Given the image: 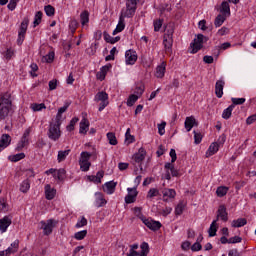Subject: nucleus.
I'll list each match as a JSON object with an SVG mask.
<instances>
[{
    "label": "nucleus",
    "mask_w": 256,
    "mask_h": 256,
    "mask_svg": "<svg viewBox=\"0 0 256 256\" xmlns=\"http://www.w3.org/2000/svg\"><path fill=\"white\" fill-rule=\"evenodd\" d=\"M29 189H31V183H29V180H24L20 185L21 193H27Z\"/></svg>",
    "instance_id": "49530a36"
},
{
    "label": "nucleus",
    "mask_w": 256,
    "mask_h": 256,
    "mask_svg": "<svg viewBox=\"0 0 256 256\" xmlns=\"http://www.w3.org/2000/svg\"><path fill=\"white\" fill-rule=\"evenodd\" d=\"M163 45H164V48L166 49V51H171V49L173 47V39L172 38H170V39L164 38Z\"/></svg>",
    "instance_id": "864d4df0"
},
{
    "label": "nucleus",
    "mask_w": 256,
    "mask_h": 256,
    "mask_svg": "<svg viewBox=\"0 0 256 256\" xmlns=\"http://www.w3.org/2000/svg\"><path fill=\"white\" fill-rule=\"evenodd\" d=\"M87 131H89V120H87V118H83L80 122L79 133L85 134Z\"/></svg>",
    "instance_id": "a878e982"
},
{
    "label": "nucleus",
    "mask_w": 256,
    "mask_h": 256,
    "mask_svg": "<svg viewBox=\"0 0 256 256\" xmlns=\"http://www.w3.org/2000/svg\"><path fill=\"white\" fill-rule=\"evenodd\" d=\"M69 153H71V149L58 151V156H57L58 163H63V161L67 159Z\"/></svg>",
    "instance_id": "393cba45"
},
{
    "label": "nucleus",
    "mask_w": 256,
    "mask_h": 256,
    "mask_svg": "<svg viewBox=\"0 0 256 256\" xmlns=\"http://www.w3.org/2000/svg\"><path fill=\"white\" fill-rule=\"evenodd\" d=\"M219 219L224 222L229 221V213H227V207L225 205H220L218 208L216 221H219Z\"/></svg>",
    "instance_id": "9d476101"
},
{
    "label": "nucleus",
    "mask_w": 256,
    "mask_h": 256,
    "mask_svg": "<svg viewBox=\"0 0 256 256\" xmlns=\"http://www.w3.org/2000/svg\"><path fill=\"white\" fill-rule=\"evenodd\" d=\"M106 137H107L110 145H117L118 141H117V136H115V133L108 132L106 134Z\"/></svg>",
    "instance_id": "37998d69"
},
{
    "label": "nucleus",
    "mask_w": 256,
    "mask_h": 256,
    "mask_svg": "<svg viewBox=\"0 0 256 256\" xmlns=\"http://www.w3.org/2000/svg\"><path fill=\"white\" fill-rule=\"evenodd\" d=\"M48 137L51 141H59L61 138V121L51 123L48 130Z\"/></svg>",
    "instance_id": "f03ea898"
},
{
    "label": "nucleus",
    "mask_w": 256,
    "mask_h": 256,
    "mask_svg": "<svg viewBox=\"0 0 256 256\" xmlns=\"http://www.w3.org/2000/svg\"><path fill=\"white\" fill-rule=\"evenodd\" d=\"M221 13H223V15H231V6H229V2L227 1H223L221 4Z\"/></svg>",
    "instance_id": "7c9ffc66"
},
{
    "label": "nucleus",
    "mask_w": 256,
    "mask_h": 256,
    "mask_svg": "<svg viewBox=\"0 0 256 256\" xmlns=\"http://www.w3.org/2000/svg\"><path fill=\"white\" fill-rule=\"evenodd\" d=\"M113 68V65L111 63H108L100 68V71L97 72L96 77L99 81H105V77H107V73L111 71Z\"/></svg>",
    "instance_id": "1a4fd4ad"
},
{
    "label": "nucleus",
    "mask_w": 256,
    "mask_h": 256,
    "mask_svg": "<svg viewBox=\"0 0 256 256\" xmlns=\"http://www.w3.org/2000/svg\"><path fill=\"white\" fill-rule=\"evenodd\" d=\"M13 55H15V51L11 48H8L6 50V52L4 53V57L5 59H7L9 61V59H11L13 57Z\"/></svg>",
    "instance_id": "338daca9"
},
{
    "label": "nucleus",
    "mask_w": 256,
    "mask_h": 256,
    "mask_svg": "<svg viewBox=\"0 0 256 256\" xmlns=\"http://www.w3.org/2000/svg\"><path fill=\"white\" fill-rule=\"evenodd\" d=\"M77 123H79V117L72 118L69 125L66 127L67 131H75V125H77Z\"/></svg>",
    "instance_id": "a18cd8bd"
},
{
    "label": "nucleus",
    "mask_w": 256,
    "mask_h": 256,
    "mask_svg": "<svg viewBox=\"0 0 256 256\" xmlns=\"http://www.w3.org/2000/svg\"><path fill=\"white\" fill-rule=\"evenodd\" d=\"M141 221L150 229L151 231H159L161 229L162 224L159 221H155L151 218H145V216L140 217Z\"/></svg>",
    "instance_id": "0eeeda50"
},
{
    "label": "nucleus",
    "mask_w": 256,
    "mask_h": 256,
    "mask_svg": "<svg viewBox=\"0 0 256 256\" xmlns=\"http://www.w3.org/2000/svg\"><path fill=\"white\" fill-rule=\"evenodd\" d=\"M31 107H32L33 111H43V109L47 108L45 106V103H40V104L34 103V104H32Z\"/></svg>",
    "instance_id": "13d9d810"
},
{
    "label": "nucleus",
    "mask_w": 256,
    "mask_h": 256,
    "mask_svg": "<svg viewBox=\"0 0 256 256\" xmlns=\"http://www.w3.org/2000/svg\"><path fill=\"white\" fill-rule=\"evenodd\" d=\"M247 225V219L245 218H238L237 220L232 221V227L239 228L245 227Z\"/></svg>",
    "instance_id": "2f4dec72"
},
{
    "label": "nucleus",
    "mask_w": 256,
    "mask_h": 256,
    "mask_svg": "<svg viewBox=\"0 0 256 256\" xmlns=\"http://www.w3.org/2000/svg\"><path fill=\"white\" fill-rule=\"evenodd\" d=\"M163 199L164 201H167V199H175V195H177V192H175V189H164L162 191Z\"/></svg>",
    "instance_id": "4be33fe9"
},
{
    "label": "nucleus",
    "mask_w": 256,
    "mask_h": 256,
    "mask_svg": "<svg viewBox=\"0 0 256 256\" xmlns=\"http://www.w3.org/2000/svg\"><path fill=\"white\" fill-rule=\"evenodd\" d=\"M80 22L82 27H86V25H89V12L88 11H83L80 14Z\"/></svg>",
    "instance_id": "c85d7f7f"
},
{
    "label": "nucleus",
    "mask_w": 256,
    "mask_h": 256,
    "mask_svg": "<svg viewBox=\"0 0 256 256\" xmlns=\"http://www.w3.org/2000/svg\"><path fill=\"white\" fill-rule=\"evenodd\" d=\"M166 71H167V62L163 61L160 65L156 67L155 77H157V79H163V77H165Z\"/></svg>",
    "instance_id": "dca6fc26"
},
{
    "label": "nucleus",
    "mask_w": 256,
    "mask_h": 256,
    "mask_svg": "<svg viewBox=\"0 0 256 256\" xmlns=\"http://www.w3.org/2000/svg\"><path fill=\"white\" fill-rule=\"evenodd\" d=\"M140 249H141V253H140L139 256H147V255H149V243L143 242L140 245Z\"/></svg>",
    "instance_id": "79ce46f5"
},
{
    "label": "nucleus",
    "mask_w": 256,
    "mask_h": 256,
    "mask_svg": "<svg viewBox=\"0 0 256 256\" xmlns=\"http://www.w3.org/2000/svg\"><path fill=\"white\" fill-rule=\"evenodd\" d=\"M153 197H161V192L157 188H151L148 191L147 199H153Z\"/></svg>",
    "instance_id": "ea45409f"
},
{
    "label": "nucleus",
    "mask_w": 256,
    "mask_h": 256,
    "mask_svg": "<svg viewBox=\"0 0 256 256\" xmlns=\"http://www.w3.org/2000/svg\"><path fill=\"white\" fill-rule=\"evenodd\" d=\"M85 237H87V230H82L74 234V239H76V241H83Z\"/></svg>",
    "instance_id": "8fccbe9b"
},
{
    "label": "nucleus",
    "mask_w": 256,
    "mask_h": 256,
    "mask_svg": "<svg viewBox=\"0 0 256 256\" xmlns=\"http://www.w3.org/2000/svg\"><path fill=\"white\" fill-rule=\"evenodd\" d=\"M137 51L129 49L125 52V63L126 65H135L137 63Z\"/></svg>",
    "instance_id": "6e6552de"
},
{
    "label": "nucleus",
    "mask_w": 256,
    "mask_h": 256,
    "mask_svg": "<svg viewBox=\"0 0 256 256\" xmlns=\"http://www.w3.org/2000/svg\"><path fill=\"white\" fill-rule=\"evenodd\" d=\"M134 93L135 95H137V97H141V95L145 93V84L144 83L137 84L135 87Z\"/></svg>",
    "instance_id": "72a5a7b5"
},
{
    "label": "nucleus",
    "mask_w": 256,
    "mask_h": 256,
    "mask_svg": "<svg viewBox=\"0 0 256 256\" xmlns=\"http://www.w3.org/2000/svg\"><path fill=\"white\" fill-rule=\"evenodd\" d=\"M229 192V187L226 186H220L216 190L217 197H225L227 193Z\"/></svg>",
    "instance_id": "f704fd0d"
},
{
    "label": "nucleus",
    "mask_w": 256,
    "mask_h": 256,
    "mask_svg": "<svg viewBox=\"0 0 256 256\" xmlns=\"http://www.w3.org/2000/svg\"><path fill=\"white\" fill-rule=\"evenodd\" d=\"M191 47V51L190 53H192V55H195V53L201 51V49H203V45L198 43L197 40H194L193 43L190 44Z\"/></svg>",
    "instance_id": "c756f323"
},
{
    "label": "nucleus",
    "mask_w": 256,
    "mask_h": 256,
    "mask_svg": "<svg viewBox=\"0 0 256 256\" xmlns=\"http://www.w3.org/2000/svg\"><path fill=\"white\" fill-rule=\"evenodd\" d=\"M44 11L48 17H53V15H55V8L51 5L45 6Z\"/></svg>",
    "instance_id": "6e6d98bb"
},
{
    "label": "nucleus",
    "mask_w": 256,
    "mask_h": 256,
    "mask_svg": "<svg viewBox=\"0 0 256 256\" xmlns=\"http://www.w3.org/2000/svg\"><path fill=\"white\" fill-rule=\"evenodd\" d=\"M11 145V135L2 134L0 137V153Z\"/></svg>",
    "instance_id": "f8f14e48"
},
{
    "label": "nucleus",
    "mask_w": 256,
    "mask_h": 256,
    "mask_svg": "<svg viewBox=\"0 0 256 256\" xmlns=\"http://www.w3.org/2000/svg\"><path fill=\"white\" fill-rule=\"evenodd\" d=\"M11 223H13V220L9 216H4L0 219V232L1 233H7V229L11 227Z\"/></svg>",
    "instance_id": "9b49d317"
},
{
    "label": "nucleus",
    "mask_w": 256,
    "mask_h": 256,
    "mask_svg": "<svg viewBox=\"0 0 256 256\" xmlns=\"http://www.w3.org/2000/svg\"><path fill=\"white\" fill-rule=\"evenodd\" d=\"M69 103H65L64 106L60 107L58 109V113L56 115V121H61V117L63 115V113H65V111H67V109H69Z\"/></svg>",
    "instance_id": "58836bf2"
},
{
    "label": "nucleus",
    "mask_w": 256,
    "mask_h": 256,
    "mask_svg": "<svg viewBox=\"0 0 256 256\" xmlns=\"http://www.w3.org/2000/svg\"><path fill=\"white\" fill-rule=\"evenodd\" d=\"M103 35H104V41H106V43H110L111 45H115V43H118V41H121V36L112 37L107 32H104Z\"/></svg>",
    "instance_id": "5701e85b"
},
{
    "label": "nucleus",
    "mask_w": 256,
    "mask_h": 256,
    "mask_svg": "<svg viewBox=\"0 0 256 256\" xmlns=\"http://www.w3.org/2000/svg\"><path fill=\"white\" fill-rule=\"evenodd\" d=\"M9 161H12V163H17L21 161L22 159H25V153L21 152L15 155H11L8 157Z\"/></svg>",
    "instance_id": "473e14b6"
},
{
    "label": "nucleus",
    "mask_w": 256,
    "mask_h": 256,
    "mask_svg": "<svg viewBox=\"0 0 256 256\" xmlns=\"http://www.w3.org/2000/svg\"><path fill=\"white\" fill-rule=\"evenodd\" d=\"M223 89H225V80H217L215 84V95L216 97H218V99H221V97H223Z\"/></svg>",
    "instance_id": "2eb2a0df"
},
{
    "label": "nucleus",
    "mask_w": 256,
    "mask_h": 256,
    "mask_svg": "<svg viewBox=\"0 0 256 256\" xmlns=\"http://www.w3.org/2000/svg\"><path fill=\"white\" fill-rule=\"evenodd\" d=\"M67 171H65L64 168H60L59 170H56V177L55 179H58V181H63L65 179Z\"/></svg>",
    "instance_id": "3c124183"
},
{
    "label": "nucleus",
    "mask_w": 256,
    "mask_h": 256,
    "mask_svg": "<svg viewBox=\"0 0 256 256\" xmlns=\"http://www.w3.org/2000/svg\"><path fill=\"white\" fill-rule=\"evenodd\" d=\"M145 155H147L145 148H140L138 152L133 155L132 159L135 161V163H143L145 160Z\"/></svg>",
    "instance_id": "f3484780"
},
{
    "label": "nucleus",
    "mask_w": 256,
    "mask_h": 256,
    "mask_svg": "<svg viewBox=\"0 0 256 256\" xmlns=\"http://www.w3.org/2000/svg\"><path fill=\"white\" fill-rule=\"evenodd\" d=\"M81 171L87 172L91 168V162H79Z\"/></svg>",
    "instance_id": "bf43d9fd"
},
{
    "label": "nucleus",
    "mask_w": 256,
    "mask_h": 256,
    "mask_svg": "<svg viewBox=\"0 0 256 256\" xmlns=\"http://www.w3.org/2000/svg\"><path fill=\"white\" fill-rule=\"evenodd\" d=\"M235 109V105H230L228 108L223 110L222 119H231V115H233V110Z\"/></svg>",
    "instance_id": "cd10ccee"
},
{
    "label": "nucleus",
    "mask_w": 256,
    "mask_h": 256,
    "mask_svg": "<svg viewBox=\"0 0 256 256\" xmlns=\"http://www.w3.org/2000/svg\"><path fill=\"white\" fill-rule=\"evenodd\" d=\"M194 133V143L195 145H199L201 143V141H203V135L201 134V132H197V131H193Z\"/></svg>",
    "instance_id": "5fc2aeb1"
},
{
    "label": "nucleus",
    "mask_w": 256,
    "mask_h": 256,
    "mask_svg": "<svg viewBox=\"0 0 256 256\" xmlns=\"http://www.w3.org/2000/svg\"><path fill=\"white\" fill-rule=\"evenodd\" d=\"M225 16L219 14L214 21V25L215 27H221V25H223V23H225Z\"/></svg>",
    "instance_id": "603ef678"
},
{
    "label": "nucleus",
    "mask_w": 256,
    "mask_h": 256,
    "mask_svg": "<svg viewBox=\"0 0 256 256\" xmlns=\"http://www.w3.org/2000/svg\"><path fill=\"white\" fill-rule=\"evenodd\" d=\"M85 225H87V219L83 216V217L81 218V220H79V221L76 223L75 227H76V229H81V227H85Z\"/></svg>",
    "instance_id": "680f3d73"
},
{
    "label": "nucleus",
    "mask_w": 256,
    "mask_h": 256,
    "mask_svg": "<svg viewBox=\"0 0 256 256\" xmlns=\"http://www.w3.org/2000/svg\"><path fill=\"white\" fill-rule=\"evenodd\" d=\"M95 207H105L107 205V200H105V196L101 192L95 193V201H94Z\"/></svg>",
    "instance_id": "4468645a"
},
{
    "label": "nucleus",
    "mask_w": 256,
    "mask_h": 256,
    "mask_svg": "<svg viewBox=\"0 0 256 256\" xmlns=\"http://www.w3.org/2000/svg\"><path fill=\"white\" fill-rule=\"evenodd\" d=\"M29 135H31V128H28L24 131L20 141H18L15 151L21 152L23 149H27L30 145Z\"/></svg>",
    "instance_id": "7ed1b4c3"
},
{
    "label": "nucleus",
    "mask_w": 256,
    "mask_h": 256,
    "mask_svg": "<svg viewBox=\"0 0 256 256\" xmlns=\"http://www.w3.org/2000/svg\"><path fill=\"white\" fill-rule=\"evenodd\" d=\"M69 27L71 29V31L73 33H75V31H77V27H79V22L77 20H71L70 24H69Z\"/></svg>",
    "instance_id": "0e129e2a"
},
{
    "label": "nucleus",
    "mask_w": 256,
    "mask_h": 256,
    "mask_svg": "<svg viewBox=\"0 0 256 256\" xmlns=\"http://www.w3.org/2000/svg\"><path fill=\"white\" fill-rule=\"evenodd\" d=\"M17 3H19V0H10L9 4L7 5L9 11H15V9H17Z\"/></svg>",
    "instance_id": "052dcab7"
},
{
    "label": "nucleus",
    "mask_w": 256,
    "mask_h": 256,
    "mask_svg": "<svg viewBox=\"0 0 256 256\" xmlns=\"http://www.w3.org/2000/svg\"><path fill=\"white\" fill-rule=\"evenodd\" d=\"M27 27H29V18H24L18 31L17 45H23V41H25V35L27 33Z\"/></svg>",
    "instance_id": "20e7f679"
},
{
    "label": "nucleus",
    "mask_w": 256,
    "mask_h": 256,
    "mask_svg": "<svg viewBox=\"0 0 256 256\" xmlns=\"http://www.w3.org/2000/svg\"><path fill=\"white\" fill-rule=\"evenodd\" d=\"M138 100H139V96H137L136 94L130 95L127 100V106L133 107V105H135V103H137Z\"/></svg>",
    "instance_id": "09e8293b"
},
{
    "label": "nucleus",
    "mask_w": 256,
    "mask_h": 256,
    "mask_svg": "<svg viewBox=\"0 0 256 256\" xmlns=\"http://www.w3.org/2000/svg\"><path fill=\"white\" fill-rule=\"evenodd\" d=\"M197 125H199V122H197L194 116L186 117L184 127L188 133L193 129V127H197Z\"/></svg>",
    "instance_id": "ddd939ff"
},
{
    "label": "nucleus",
    "mask_w": 256,
    "mask_h": 256,
    "mask_svg": "<svg viewBox=\"0 0 256 256\" xmlns=\"http://www.w3.org/2000/svg\"><path fill=\"white\" fill-rule=\"evenodd\" d=\"M125 30V15L119 17L118 24L116 28L113 30L112 35H117V33H121Z\"/></svg>",
    "instance_id": "6ab92c4d"
},
{
    "label": "nucleus",
    "mask_w": 256,
    "mask_h": 256,
    "mask_svg": "<svg viewBox=\"0 0 256 256\" xmlns=\"http://www.w3.org/2000/svg\"><path fill=\"white\" fill-rule=\"evenodd\" d=\"M219 143L213 142L210 144L208 150L206 151V157H213L219 151Z\"/></svg>",
    "instance_id": "aec40b11"
},
{
    "label": "nucleus",
    "mask_w": 256,
    "mask_h": 256,
    "mask_svg": "<svg viewBox=\"0 0 256 256\" xmlns=\"http://www.w3.org/2000/svg\"><path fill=\"white\" fill-rule=\"evenodd\" d=\"M232 105H243L245 103L246 99L245 98H231Z\"/></svg>",
    "instance_id": "e2e57ef3"
},
{
    "label": "nucleus",
    "mask_w": 256,
    "mask_h": 256,
    "mask_svg": "<svg viewBox=\"0 0 256 256\" xmlns=\"http://www.w3.org/2000/svg\"><path fill=\"white\" fill-rule=\"evenodd\" d=\"M91 159V153L84 151L80 154L79 163H88Z\"/></svg>",
    "instance_id": "e433bc0d"
},
{
    "label": "nucleus",
    "mask_w": 256,
    "mask_h": 256,
    "mask_svg": "<svg viewBox=\"0 0 256 256\" xmlns=\"http://www.w3.org/2000/svg\"><path fill=\"white\" fill-rule=\"evenodd\" d=\"M209 237H215L217 235V220H213L208 230Z\"/></svg>",
    "instance_id": "c9c22d12"
},
{
    "label": "nucleus",
    "mask_w": 256,
    "mask_h": 256,
    "mask_svg": "<svg viewBox=\"0 0 256 256\" xmlns=\"http://www.w3.org/2000/svg\"><path fill=\"white\" fill-rule=\"evenodd\" d=\"M46 62L48 63H53V61H55V52H49L46 56H45Z\"/></svg>",
    "instance_id": "774afa93"
},
{
    "label": "nucleus",
    "mask_w": 256,
    "mask_h": 256,
    "mask_svg": "<svg viewBox=\"0 0 256 256\" xmlns=\"http://www.w3.org/2000/svg\"><path fill=\"white\" fill-rule=\"evenodd\" d=\"M137 3H139V0H126V11L124 12V17L131 19V17L135 15V11H137Z\"/></svg>",
    "instance_id": "39448f33"
},
{
    "label": "nucleus",
    "mask_w": 256,
    "mask_h": 256,
    "mask_svg": "<svg viewBox=\"0 0 256 256\" xmlns=\"http://www.w3.org/2000/svg\"><path fill=\"white\" fill-rule=\"evenodd\" d=\"M138 192H134L133 194H127L125 196V203L131 205V203H135V199H137Z\"/></svg>",
    "instance_id": "a19ab883"
},
{
    "label": "nucleus",
    "mask_w": 256,
    "mask_h": 256,
    "mask_svg": "<svg viewBox=\"0 0 256 256\" xmlns=\"http://www.w3.org/2000/svg\"><path fill=\"white\" fill-rule=\"evenodd\" d=\"M40 229L43 230L44 235H51L53 233V229H55V225H57V221L53 219H49L47 221H41L40 222Z\"/></svg>",
    "instance_id": "423d86ee"
},
{
    "label": "nucleus",
    "mask_w": 256,
    "mask_h": 256,
    "mask_svg": "<svg viewBox=\"0 0 256 256\" xmlns=\"http://www.w3.org/2000/svg\"><path fill=\"white\" fill-rule=\"evenodd\" d=\"M55 195H57V190L55 188H52L50 184H47L45 186V197L48 201H52V199H55Z\"/></svg>",
    "instance_id": "a211bd4d"
},
{
    "label": "nucleus",
    "mask_w": 256,
    "mask_h": 256,
    "mask_svg": "<svg viewBox=\"0 0 256 256\" xmlns=\"http://www.w3.org/2000/svg\"><path fill=\"white\" fill-rule=\"evenodd\" d=\"M43 20V12L38 11L36 12L35 16H34V27H37V25H41V21Z\"/></svg>",
    "instance_id": "c03bdc74"
},
{
    "label": "nucleus",
    "mask_w": 256,
    "mask_h": 256,
    "mask_svg": "<svg viewBox=\"0 0 256 256\" xmlns=\"http://www.w3.org/2000/svg\"><path fill=\"white\" fill-rule=\"evenodd\" d=\"M163 21V18H159L153 21L155 33H159V31H161V28L163 27Z\"/></svg>",
    "instance_id": "4c0bfd02"
},
{
    "label": "nucleus",
    "mask_w": 256,
    "mask_h": 256,
    "mask_svg": "<svg viewBox=\"0 0 256 256\" xmlns=\"http://www.w3.org/2000/svg\"><path fill=\"white\" fill-rule=\"evenodd\" d=\"M94 101H96V103H99V101L100 102L109 101V94H107V92L105 91H100L95 95Z\"/></svg>",
    "instance_id": "412c9836"
},
{
    "label": "nucleus",
    "mask_w": 256,
    "mask_h": 256,
    "mask_svg": "<svg viewBox=\"0 0 256 256\" xmlns=\"http://www.w3.org/2000/svg\"><path fill=\"white\" fill-rule=\"evenodd\" d=\"M13 109V96L11 92H3L0 94V123L9 117V113Z\"/></svg>",
    "instance_id": "f257e3e1"
},
{
    "label": "nucleus",
    "mask_w": 256,
    "mask_h": 256,
    "mask_svg": "<svg viewBox=\"0 0 256 256\" xmlns=\"http://www.w3.org/2000/svg\"><path fill=\"white\" fill-rule=\"evenodd\" d=\"M99 46V43H92L89 48L86 49L87 55H95L97 53V47Z\"/></svg>",
    "instance_id": "de8ad7c7"
},
{
    "label": "nucleus",
    "mask_w": 256,
    "mask_h": 256,
    "mask_svg": "<svg viewBox=\"0 0 256 256\" xmlns=\"http://www.w3.org/2000/svg\"><path fill=\"white\" fill-rule=\"evenodd\" d=\"M165 127H167V122H165V121H162L161 124H158L159 135H163L165 133Z\"/></svg>",
    "instance_id": "69168bd1"
},
{
    "label": "nucleus",
    "mask_w": 256,
    "mask_h": 256,
    "mask_svg": "<svg viewBox=\"0 0 256 256\" xmlns=\"http://www.w3.org/2000/svg\"><path fill=\"white\" fill-rule=\"evenodd\" d=\"M104 185L106 187V193L108 195H113V193H115V187H117V182L109 181V182H106Z\"/></svg>",
    "instance_id": "b1692460"
},
{
    "label": "nucleus",
    "mask_w": 256,
    "mask_h": 256,
    "mask_svg": "<svg viewBox=\"0 0 256 256\" xmlns=\"http://www.w3.org/2000/svg\"><path fill=\"white\" fill-rule=\"evenodd\" d=\"M9 211V203H7V198L0 197V213H7Z\"/></svg>",
    "instance_id": "bb28decb"
},
{
    "label": "nucleus",
    "mask_w": 256,
    "mask_h": 256,
    "mask_svg": "<svg viewBox=\"0 0 256 256\" xmlns=\"http://www.w3.org/2000/svg\"><path fill=\"white\" fill-rule=\"evenodd\" d=\"M183 211H185V204H183V202H180L175 208V214L183 215Z\"/></svg>",
    "instance_id": "4d7b16f0"
}]
</instances>
